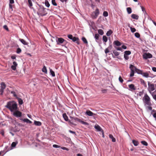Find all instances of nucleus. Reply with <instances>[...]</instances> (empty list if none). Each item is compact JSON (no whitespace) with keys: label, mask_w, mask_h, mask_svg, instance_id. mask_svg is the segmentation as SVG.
Returning a JSON list of instances; mask_svg holds the SVG:
<instances>
[{"label":"nucleus","mask_w":156,"mask_h":156,"mask_svg":"<svg viewBox=\"0 0 156 156\" xmlns=\"http://www.w3.org/2000/svg\"><path fill=\"white\" fill-rule=\"evenodd\" d=\"M140 7H141V9H142V11L144 12V14H147L146 13V11H145V8L142 6L140 5Z\"/></svg>","instance_id":"obj_47"},{"label":"nucleus","mask_w":156,"mask_h":156,"mask_svg":"<svg viewBox=\"0 0 156 156\" xmlns=\"http://www.w3.org/2000/svg\"><path fill=\"white\" fill-rule=\"evenodd\" d=\"M112 48V45L109 46L107 48H106L105 51V53L107 54V53L110 52V50Z\"/></svg>","instance_id":"obj_16"},{"label":"nucleus","mask_w":156,"mask_h":156,"mask_svg":"<svg viewBox=\"0 0 156 156\" xmlns=\"http://www.w3.org/2000/svg\"><path fill=\"white\" fill-rule=\"evenodd\" d=\"M109 137L111 139H112V141L113 142H115L116 141L115 139L113 137V135L112 134H109Z\"/></svg>","instance_id":"obj_22"},{"label":"nucleus","mask_w":156,"mask_h":156,"mask_svg":"<svg viewBox=\"0 0 156 156\" xmlns=\"http://www.w3.org/2000/svg\"><path fill=\"white\" fill-rule=\"evenodd\" d=\"M148 90L150 93H151V92L155 90L154 84L153 83L150 84V83L148 82Z\"/></svg>","instance_id":"obj_8"},{"label":"nucleus","mask_w":156,"mask_h":156,"mask_svg":"<svg viewBox=\"0 0 156 156\" xmlns=\"http://www.w3.org/2000/svg\"><path fill=\"white\" fill-rule=\"evenodd\" d=\"M20 120L24 122H26L27 123L29 124H31L32 123V122L28 119H21Z\"/></svg>","instance_id":"obj_17"},{"label":"nucleus","mask_w":156,"mask_h":156,"mask_svg":"<svg viewBox=\"0 0 156 156\" xmlns=\"http://www.w3.org/2000/svg\"><path fill=\"white\" fill-rule=\"evenodd\" d=\"M122 49H126L127 47L126 46L123 45L122 46Z\"/></svg>","instance_id":"obj_61"},{"label":"nucleus","mask_w":156,"mask_h":156,"mask_svg":"<svg viewBox=\"0 0 156 156\" xmlns=\"http://www.w3.org/2000/svg\"><path fill=\"white\" fill-rule=\"evenodd\" d=\"M152 55L149 53H145L143 55V57L144 59H147L148 58H152Z\"/></svg>","instance_id":"obj_9"},{"label":"nucleus","mask_w":156,"mask_h":156,"mask_svg":"<svg viewBox=\"0 0 156 156\" xmlns=\"http://www.w3.org/2000/svg\"><path fill=\"white\" fill-rule=\"evenodd\" d=\"M5 107L8 109L11 112L18 109L17 104L14 101L7 102Z\"/></svg>","instance_id":"obj_1"},{"label":"nucleus","mask_w":156,"mask_h":156,"mask_svg":"<svg viewBox=\"0 0 156 156\" xmlns=\"http://www.w3.org/2000/svg\"><path fill=\"white\" fill-rule=\"evenodd\" d=\"M70 118L72 119H73L75 121H77L79 122H80L82 124H84V125H88V123H87V122H85L81 120L80 119L78 118L75 117H70Z\"/></svg>","instance_id":"obj_6"},{"label":"nucleus","mask_w":156,"mask_h":156,"mask_svg":"<svg viewBox=\"0 0 156 156\" xmlns=\"http://www.w3.org/2000/svg\"><path fill=\"white\" fill-rule=\"evenodd\" d=\"M100 37V35H99V34H95V36L94 37L96 40H98L99 39V37Z\"/></svg>","instance_id":"obj_33"},{"label":"nucleus","mask_w":156,"mask_h":156,"mask_svg":"<svg viewBox=\"0 0 156 156\" xmlns=\"http://www.w3.org/2000/svg\"><path fill=\"white\" fill-rule=\"evenodd\" d=\"M124 57L125 59L126 60H128L129 58V57L127 55H126L124 54Z\"/></svg>","instance_id":"obj_56"},{"label":"nucleus","mask_w":156,"mask_h":156,"mask_svg":"<svg viewBox=\"0 0 156 156\" xmlns=\"http://www.w3.org/2000/svg\"><path fill=\"white\" fill-rule=\"evenodd\" d=\"M143 101L145 105L148 106H151L152 104L151 102V99L148 95L146 94L143 98Z\"/></svg>","instance_id":"obj_3"},{"label":"nucleus","mask_w":156,"mask_h":156,"mask_svg":"<svg viewBox=\"0 0 156 156\" xmlns=\"http://www.w3.org/2000/svg\"><path fill=\"white\" fill-rule=\"evenodd\" d=\"M19 41L24 45H27L28 44L27 42L23 39H20Z\"/></svg>","instance_id":"obj_20"},{"label":"nucleus","mask_w":156,"mask_h":156,"mask_svg":"<svg viewBox=\"0 0 156 156\" xmlns=\"http://www.w3.org/2000/svg\"><path fill=\"white\" fill-rule=\"evenodd\" d=\"M102 38H103V41L105 42H106L107 41V40H108L107 38L105 36H103Z\"/></svg>","instance_id":"obj_39"},{"label":"nucleus","mask_w":156,"mask_h":156,"mask_svg":"<svg viewBox=\"0 0 156 156\" xmlns=\"http://www.w3.org/2000/svg\"><path fill=\"white\" fill-rule=\"evenodd\" d=\"M128 86L129 88V90L131 91L135 90H136V88L133 84H129L128 85Z\"/></svg>","instance_id":"obj_13"},{"label":"nucleus","mask_w":156,"mask_h":156,"mask_svg":"<svg viewBox=\"0 0 156 156\" xmlns=\"http://www.w3.org/2000/svg\"><path fill=\"white\" fill-rule=\"evenodd\" d=\"M28 2L29 6L30 7H31L32 6V3L31 0H28Z\"/></svg>","instance_id":"obj_43"},{"label":"nucleus","mask_w":156,"mask_h":156,"mask_svg":"<svg viewBox=\"0 0 156 156\" xmlns=\"http://www.w3.org/2000/svg\"><path fill=\"white\" fill-rule=\"evenodd\" d=\"M61 148L63 150H66L67 151H68L69 150V149L68 148H67L66 147H61Z\"/></svg>","instance_id":"obj_57"},{"label":"nucleus","mask_w":156,"mask_h":156,"mask_svg":"<svg viewBox=\"0 0 156 156\" xmlns=\"http://www.w3.org/2000/svg\"><path fill=\"white\" fill-rule=\"evenodd\" d=\"M86 113L89 116H93L94 115H96L95 114L93 113L92 112L89 110L87 111Z\"/></svg>","instance_id":"obj_15"},{"label":"nucleus","mask_w":156,"mask_h":156,"mask_svg":"<svg viewBox=\"0 0 156 156\" xmlns=\"http://www.w3.org/2000/svg\"><path fill=\"white\" fill-rule=\"evenodd\" d=\"M131 31L132 33H134L136 31V29L134 28L130 27Z\"/></svg>","instance_id":"obj_45"},{"label":"nucleus","mask_w":156,"mask_h":156,"mask_svg":"<svg viewBox=\"0 0 156 156\" xmlns=\"http://www.w3.org/2000/svg\"><path fill=\"white\" fill-rule=\"evenodd\" d=\"M13 65H12L11 66V69L14 70H15L16 69V67L17 66V62L15 61H14L13 62Z\"/></svg>","instance_id":"obj_14"},{"label":"nucleus","mask_w":156,"mask_h":156,"mask_svg":"<svg viewBox=\"0 0 156 156\" xmlns=\"http://www.w3.org/2000/svg\"><path fill=\"white\" fill-rule=\"evenodd\" d=\"M129 68L131 70L130 76L132 77L134 76L135 71H136L137 68L134 66L132 64L130 65Z\"/></svg>","instance_id":"obj_4"},{"label":"nucleus","mask_w":156,"mask_h":156,"mask_svg":"<svg viewBox=\"0 0 156 156\" xmlns=\"http://www.w3.org/2000/svg\"><path fill=\"white\" fill-rule=\"evenodd\" d=\"M70 39L72 40L73 37L72 35L69 34L67 36Z\"/></svg>","instance_id":"obj_53"},{"label":"nucleus","mask_w":156,"mask_h":156,"mask_svg":"<svg viewBox=\"0 0 156 156\" xmlns=\"http://www.w3.org/2000/svg\"><path fill=\"white\" fill-rule=\"evenodd\" d=\"M53 147L55 148H58L59 147V146L56 144H54L53 146Z\"/></svg>","instance_id":"obj_59"},{"label":"nucleus","mask_w":156,"mask_h":156,"mask_svg":"<svg viewBox=\"0 0 156 156\" xmlns=\"http://www.w3.org/2000/svg\"><path fill=\"white\" fill-rule=\"evenodd\" d=\"M98 34L101 35H102L103 34L104 32L101 29H99L98 30Z\"/></svg>","instance_id":"obj_30"},{"label":"nucleus","mask_w":156,"mask_h":156,"mask_svg":"<svg viewBox=\"0 0 156 156\" xmlns=\"http://www.w3.org/2000/svg\"><path fill=\"white\" fill-rule=\"evenodd\" d=\"M119 81L122 83L123 81V80L122 78V77L120 76L119 78Z\"/></svg>","instance_id":"obj_49"},{"label":"nucleus","mask_w":156,"mask_h":156,"mask_svg":"<svg viewBox=\"0 0 156 156\" xmlns=\"http://www.w3.org/2000/svg\"><path fill=\"white\" fill-rule=\"evenodd\" d=\"M34 123L35 125L37 126H40L41 125V122L39 121H35Z\"/></svg>","instance_id":"obj_24"},{"label":"nucleus","mask_w":156,"mask_h":156,"mask_svg":"<svg viewBox=\"0 0 156 156\" xmlns=\"http://www.w3.org/2000/svg\"><path fill=\"white\" fill-rule=\"evenodd\" d=\"M103 16L105 17H107L108 16V12L106 11H104L103 13Z\"/></svg>","instance_id":"obj_46"},{"label":"nucleus","mask_w":156,"mask_h":156,"mask_svg":"<svg viewBox=\"0 0 156 156\" xmlns=\"http://www.w3.org/2000/svg\"><path fill=\"white\" fill-rule=\"evenodd\" d=\"M11 93L12 94H13V96L15 97L16 98H17V96L16 95V94L15 92L14 91H12L11 92Z\"/></svg>","instance_id":"obj_54"},{"label":"nucleus","mask_w":156,"mask_h":156,"mask_svg":"<svg viewBox=\"0 0 156 156\" xmlns=\"http://www.w3.org/2000/svg\"><path fill=\"white\" fill-rule=\"evenodd\" d=\"M50 73L51 74L53 77L55 76V73L54 71H53L51 69H50Z\"/></svg>","instance_id":"obj_32"},{"label":"nucleus","mask_w":156,"mask_h":156,"mask_svg":"<svg viewBox=\"0 0 156 156\" xmlns=\"http://www.w3.org/2000/svg\"><path fill=\"white\" fill-rule=\"evenodd\" d=\"M141 143L142 144L145 146H147L148 145L147 143L145 141H141Z\"/></svg>","instance_id":"obj_40"},{"label":"nucleus","mask_w":156,"mask_h":156,"mask_svg":"<svg viewBox=\"0 0 156 156\" xmlns=\"http://www.w3.org/2000/svg\"><path fill=\"white\" fill-rule=\"evenodd\" d=\"M147 108L150 110H151L152 109V107L151 106H147Z\"/></svg>","instance_id":"obj_58"},{"label":"nucleus","mask_w":156,"mask_h":156,"mask_svg":"<svg viewBox=\"0 0 156 156\" xmlns=\"http://www.w3.org/2000/svg\"><path fill=\"white\" fill-rule=\"evenodd\" d=\"M126 10L128 14H130L132 12V9L130 7L127 8Z\"/></svg>","instance_id":"obj_31"},{"label":"nucleus","mask_w":156,"mask_h":156,"mask_svg":"<svg viewBox=\"0 0 156 156\" xmlns=\"http://www.w3.org/2000/svg\"><path fill=\"white\" fill-rule=\"evenodd\" d=\"M95 128L98 130L99 131H100L101 127L99 126H95Z\"/></svg>","instance_id":"obj_55"},{"label":"nucleus","mask_w":156,"mask_h":156,"mask_svg":"<svg viewBox=\"0 0 156 156\" xmlns=\"http://www.w3.org/2000/svg\"><path fill=\"white\" fill-rule=\"evenodd\" d=\"M1 89L4 90L6 87V85L4 82H2L1 83Z\"/></svg>","instance_id":"obj_21"},{"label":"nucleus","mask_w":156,"mask_h":156,"mask_svg":"<svg viewBox=\"0 0 156 156\" xmlns=\"http://www.w3.org/2000/svg\"><path fill=\"white\" fill-rule=\"evenodd\" d=\"M38 5L39 7L37 12L38 15L41 16H45L47 14V12L45 10L46 9L42 5L38 4Z\"/></svg>","instance_id":"obj_2"},{"label":"nucleus","mask_w":156,"mask_h":156,"mask_svg":"<svg viewBox=\"0 0 156 156\" xmlns=\"http://www.w3.org/2000/svg\"><path fill=\"white\" fill-rule=\"evenodd\" d=\"M72 40L73 42L76 41V43L78 44H80L79 39L78 38L74 37H73Z\"/></svg>","instance_id":"obj_18"},{"label":"nucleus","mask_w":156,"mask_h":156,"mask_svg":"<svg viewBox=\"0 0 156 156\" xmlns=\"http://www.w3.org/2000/svg\"><path fill=\"white\" fill-rule=\"evenodd\" d=\"M108 89H107L102 88L101 89V91L102 93H107Z\"/></svg>","instance_id":"obj_38"},{"label":"nucleus","mask_w":156,"mask_h":156,"mask_svg":"<svg viewBox=\"0 0 156 156\" xmlns=\"http://www.w3.org/2000/svg\"><path fill=\"white\" fill-rule=\"evenodd\" d=\"M153 98L156 101V94L152 95Z\"/></svg>","instance_id":"obj_64"},{"label":"nucleus","mask_w":156,"mask_h":156,"mask_svg":"<svg viewBox=\"0 0 156 156\" xmlns=\"http://www.w3.org/2000/svg\"><path fill=\"white\" fill-rule=\"evenodd\" d=\"M42 71L43 72L45 73H47V68L45 66H44L43 67L42 69Z\"/></svg>","instance_id":"obj_26"},{"label":"nucleus","mask_w":156,"mask_h":156,"mask_svg":"<svg viewBox=\"0 0 156 156\" xmlns=\"http://www.w3.org/2000/svg\"><path fill=\"white\" fill-rule=\"evenodd\" d=\"M4 90L0 89V92L1 93V95H2L3 92H4Z\"/></svg>","instance_id":"obj_62"},{"label":"nucleus","mask_w":156,"mask_h":156,"mask_svg":"<svg viewBox=\"0 0 156 156\" xmlns=\"http://www.w3.org/2000/svg\"><path fill=\"white\" fill-rule=\"evenodd\" d=\"M132 142L133 143L134 145L135 146H137L139 144V142L137 141L133 140H132Z\"/></svg>","instance_id":"obj_27"},{"label":"nucleus","mask_w":156,"mask_h":156,"mask_svg":"<svg viewBox=\"0 0 156 156\" xmlns=\"http://www.w3.org/2000/svg\"><path fill=\"white\" fill-rule=\"evenodd\" d=\"M12 112L13 115L16 117H20L22 116V112L17 110L14 111Z\"/></svg>","instance_id":"obj_7"},{"label":"nucleus","mask_w":156,"mask_h":156,"mask_svg":"<svg viewBox=\"0 0 156 156\" xmlns=\"http://www.w3.org/2000/svg\"><path fill=\"white\" fill-rule=\"evenodd\" d=\"M82 40L83 41V42L86 44H87L88 43V42L87 41V40H86V38L84 37H83L82 38Z\"/></svg>","instance_id":"obj_36"},{"label":"nucleus","mask_w":156,"mask_h":156,"mask_svg":"<svg viewBox=\"0 0 156 156\" xmlns=\"http://www.w3.org/2000/svg\"><path fill=\"white\" fill-rule=\"evenodd\" d=\"M3 28L6 30L8 31H9V28L7 27V26L6 25H5L3 26Z\"/></svg>","instance_id":"obj_50"},{"label":"nucleus","mask_w":156,"mask_h":156,"mask_svg":"<svg viewBox=\"0 0 156 156\" xmlns=\"http://www.w3.org/2000/svg\"><path fill=\"white\" fill-rule=\"evenodd\" d=\"M131 17L134 19L137 20L139 19V16L135 14H132L131 16Z\"/></svg>","instance_id":"obj_19"},{"label":"nucleus","mask_w":156,"mask_h":156,"mask_svg":"<svg viewBox=\"0 0 156 156\" xmlns=\"http://www.w3.org/2000/svg\"><path fill=\"white\" fill-rule=\"evenodd\" d=\"M57 41V44H61L64 41L66 42V41L62 37H59L58 38V41Z\"/></svg>","instance_id":"obj_10"},{"label":"nucleus","mask_w":156,"mask_h":156,"mask_svg":"<svg viewBox=\"0 0 156 156\" xmlns=\"http://www.w3.org/2000/svg\"><path fill=\"white\" fill-rule=\"evenodd\" d=\"M63 117L65 120L66 121H68V117L66 113H65L63 114Z\"/></svg>","instance_id":"obj_23"},{"label":"nucleus","mask_w":156,"mask_h":156,"mask_svg":"<svg viewBox=\"0 0 156 156\" xmlns=\"http://www.w3.org/2000/svg\"><path fill=\"white\" fill-rule=\"evenodd\" d=\"M100 13L99 9L98 8L95 10L91 14V17L93 19H96Z\"/></svg>","instance_id":"obj_5"},{"label":"nucleus","mask_w":156,"mask_h":156,"mask_svg":"<svg viewBox=\"0 0 156 156\" xmlns=\"http://www.w3.org/2000/svg\"><path fill=\"white\" fill-rule=\"evenodd\" d=\"M112 33L113 32L111 30H110L108 31H107L106 34L107 36H110L112 34Z\"/></svg>","instance_id":"obj_28"},{"label":"nucleus","mask_w":156,"mask_h":156,"mask_svg":"<svg viewBox=\"0 0 156 156\" xmlns=\"http://www.w3.org/2000/svg\"><path fill=\"white\" fill-rule=\"evenodd\" d=\"M115 48L117 50H119V51H122V47H115Z\"/></svg>","instance_id":"obj_44"},{"label":"nucleus","mask_w":156,"mask_h":156,"mask_svg":"<svg viewBox=\"0 0 156 156\" xmlns=\"http://www.w3.org/2000/svg\"><path fill=\"white\" fill-rule=\"evenodd\" d=\"M72 120H69V122L72 125H73L74 126H76V124L74 123L73 122H72Z\"/></svg>","instance_id":"obj_52"},{"label":"nucleus","mask_w":156,"mask_h":156,"mask_svg":"<svg viewBox=\"0 0 156 156\" xmlns=\"http://www.w3.org/2000/svg\"><path fill=\"white\" fill-rule=\"evenodd\" d=\"M51 3L54 6H56L57 5V4L55 2V0H52Z\"/></svg>","instance_id":"obj_48"},{"label":"nucleus","mask_w":156,"mask_h":156,"mask_svg":"<svg viewBox=\"0 0 156 156\" xmlns=\"http://www.w3.org/2000/svg\"><path fill=\"white\" fill-rule=\"evenodd\" d=\"M113 44L114 47L115 46L117 47L120 46L121 45V43L118 40L115 41L113 42Z\"/></svg>","instance_id":"obj_11"},{"label":"nucleus","mask_w":156,"mask_h":156,"mask_svg":"<svg viewBox=\"0 0 156 156\" xmlns=\"http://www.w3.org/2000/svg\"><path fill=\"white\" fill-rule=\"evenodd\" d=\"M152 70L154 72H156V68L155 67H153L152 68Z\"/></svg>","instance_id":"obj_63"},{"label":"nucleus","mask_w":156,"mask_h":156,"mask_svg":"<svg viewBox=\"0 0 156 156\" xmlns=\"http://www.w3.org/2000/svg\"><path fill=\"white\" fill-rule=\"evenodd\" d=\"M16 98L18 100V101L20 105H21L23 104V101L21 98H20L18 97H17Z\"/></svg>","instance_id":"obj_25"},{"label":"nucleus","mask_w":156,"mask_h":156,"mask_svg":"<svg viewBox=\"0 0 156 156\" xmlns=\"http://www.w3.org/2000/svg\"><path fill=\"white\" fill-rule=\"evenodd\" d=\"M136 72H137L138 74H140L141 75L142 74V73L143 72L142 70H141L137 69L136 70Z\"/></svg>","instance_id":"obj_34"},{"label":"nucleus","mask_w":156,"mask_h":156,"mask_svg":"<svg viewBox=\"0 0 156 156\" xmlns=\"http://www.w3.org/2000/svg\"><path fill=\"white\" fill-rule=\"evenodd\" d=\"M45 5L48 7H49L50 6V4L48 2L47 0H45Z\"/></svg>","instance_id":"obj_41"},{"label":"nucleus","mask_w":156,"mask_h":156,"mask_svg":"<svg viewBox=\"0 0 156 156\" xmlns=\"http://www.w3.org/2000/svg\"><path fill=\"white\" fill-rule=\"evenodd\" d=\"M113 53L114 54V55H113V54L112 53H111V54L112 55V57L113 58H115V56H118L119 55L120 53L119 52H118L116 51L115 50H113Z\"/></svg>","instance_id":"obj_12"},{"label":"nucleus","mask_w":156,"mask_h":156,"mask_svg":"<svg viewBox=\"0 0 156 156\" xmlns=\"http://www.w3.org/2000/svg\"><path fill=\"white\" fill-rule=\"evenodd\" d=\"M17 142H13L11 144V147H15L16 145L17 144Z\"/></svg>","instance_id":"obj_37"},{"label":"nucleus","mask_w":156,"mask_h":156,"mask_svg":"<svg viewBox=\"0 0 156 156\" xmlns=\"http://www.w3.org/2000/svg\"><path fill=\"white\" fill-rule=\"evenodd\" d=\"M21 52V50L20 48H18L16 50V52L17 53H20Z\"/></svg>","instance_id":"obj_51"},{"label":"nucleus","mask_w":156,"mask_h":156,"mask_svg":"<svg viewBox=\"0 0 156 156\" xmlns=\"http://www.w3.org/2000/svg\"><path fill=\"white\" fill-rule=\"evenodd\" d=\"M134 35L137 38H139L140 37V34L138 32L135 33Z\"/></svg>","instance_id":"obj_42"},{"label":"nucleus","mask_w":156,"mask_h":156,"mask_svg":"<svg viewBox=\"0 0 156 156\" xmlns=\"http://www.w3.org/2000/svg\"><path fill=\"white\" fill-rule=\"evenodd\" d=\"M144 76L146 77H148L149 76V74L147 72H143L142 74Z\"/></svg>","instance_id":"obj_29"},{"label":"nucleus","mask_w":156,"mask_h":156,"mask_svg":"<svg viewBox=\"0 0 156 156\" xmlns=\"http://www.w3.org/2000/svg\"><path fill=\"white\" fill-rule=\"evenodd\" d=\"M131 52L129 51H126L124 52V55H129L131 54Z\"/></svg>","instance_id":"obj_35"},{"label":"nucleus","mask_w":156,"mask_h":156,"mask_svg":"<svg viewBox=\"0 0 156 156\" xmlns=\"http://www.w3.org/2000/svg\"><path fill=\"white\" fill-rule=\"evenodd\" d=\"M10 4H12L14 3V0H9Z\"/></svg>","instance_id":"obj_60"}]
</instances>
